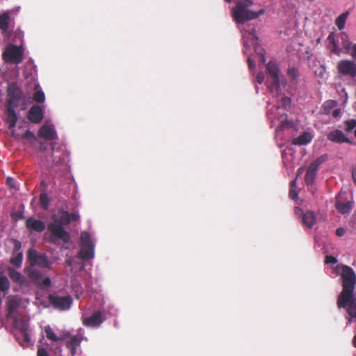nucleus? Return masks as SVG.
Returning <instances> with one entry per match:
<instances>
[{
    "label": "nucleus",
    "mask_w": 356,
    "mask_h": 356,
    "mask_svg": "<svg viewBox=\"0 0 356 356\" xmlns=\"http://www.w3.org/2000/svg\"><path fill=\"white\" fill-rule=\"evenodd\" d=\"M342 278L343 290L337 299L339 307L346 308L348 321L350 323L356 321V297L354 291L356 284V274L348 266H337Z\"/></svg>",
    "instance_id": "f257e3e1"
},
{
    "label": "nucleus",
    "mask_w": 356,
    "mask_h": 356,
    "mask_svg": "<svg viewBox=\"0 0 356 356\" xmlns=\"http://www.w3.org/2000/svg\"><path fill=\"white\" fill-rule=\"evenodd\" d=\"M69 217L70 213L64 211L52 216L54 221L48 225V229L51 232L49 241L51 243L58 244L60 241L65 243L70 242V235L63 227L70 223Z\"/></svg>",
    "instance_id": "f03ea898"
},
{
    "label": "nucleus",
    "mask_w": 356,
    "mask_h": 356,
    "mask_svg": "<svg viewBox=\"0 0 356 356\" xmlns=\"http://www.w3.org/2000/svg\"><path fill=\"white\" fill-rule=\"evenodd\" d=\"M253 5L254 2L252 0L236 1V6L232 9V15L237 24L257 19L264 13L265 11L262 8L259 10L252 9Z\"/></svg>",
    "instance_id": "7ed1b4c3"
},
{
    "label": "nucleus",
    "mask_w": 356,
    "mask_h": 356,
    "mask_svg": "<svg viewBox=\"0 0 356 356\" xmlns=\"http://www.w3.org/2000/svg\"><path fill=\"white\" fill-rule=\"evenodd\" d=\"M95 245L91 240L90 234L88 232L81 234V250L79 252V257L88 261L94 257Z\"/></svg>",
    "instance_id": "20e7f679"
},
{
    "label": "nucleus",
    "mask_w": 356,
    "mask_h": 356,
    "mask_svg": "<svg viewBox=\"0 0 356 356\" xmlns=\"http://www.w3.org/2000/svg\"><path fill=\"white\" fill-rule=\"evenodd\" d=\"M28 259L30 267L35 268L36 266L49 269L51 262L44 254H41L34 249H30L28 252Z\"/></svg>",
    "instance_id": "39448f33"
},
{
    "label": "nucleus",
    "mask_w": 356,
    "mask_h": 356,
    "mask_svg": "<svg viewBox=\"0 0 356 356\" xmlns=\"http://www.w3.org/2000/svg\"><path fill=\"white\" fill-rule=\"evenodd\" d=\"M7 92V106L14 108L17 107L19 102L22 100L24 96L22 90L17 86L16 83H13L8 86Z\"/></svg>",
    "instance_id": "423d86ee"
},
{
    "label": "nucleus",
    "mask_w": 356,
    "mask_h": 356,
    "mask_svg": "<svg viewBox=\"0 0 356 356\" xmlns=\"http://www.w3.org/2000/svg\"><path fill=\"white\" fill-rule=\"evenodd\" d=\"M3 58L6 62L19 64L23 60V52L19 47L10 45L3 52Z\"/></svg>",
    "instance_id": "0eeeda50"
},
{
    "label": "nucleus",
    "mask_w": 356,
    "mask_h": 356,
    "mask_svg": "<svg viewBox=\"0 0 356 356\" xmlns=\"http://www.w3.org/2000/svg\"><path fill=\"white\" fill-rule=\"evenodd\" d=\"M337 69L340 75L352 79L356 77V63L350 60H342L337 64Z\"/></svg>",
    "instance_id": "6e6552de"
},
{
    "label": "nucleus",
    "mask_w": 356,
    "mask_h": 356,
    "mask_svg": "<svg viewBox=\"0 0 356 356\" xmlns=\"http://www.w3.org/2000/svg\"><path fill=\"white\" fill-rule=\"evenodd\" d=\"M27 271L29 278L36 285L46 288L50 286L51 280L49 277H44V275L41 271L31 267H29Z\"/></svg>",
    "instance_id": "1a4fd4ad"
},
{
    "label": "nucleus",
    "mask_w": 356,
    "mask_h": 356,
    "mask_svg": "<svg viewBox=\"0 0 356 356\" xmlns=\"http://www.w3.org/2000/svg\"><path fill=\"white\" fill-rule=\"evenodd\" d=\"M49 300L50 303L57 309L60 310L68 309L72 304L70 296H58L56 295H49Z\"/></svg>",
    "instance_id": "9d476101"
},
{
    "label": "nucleus",
    "mask_w": 356,
    "mask_h": 356,
    "mask_svg": "<svg viewBox=\"0 0 356 356\" xmlns=\"http://www.w3.org/2000/svg\"><path fill=\"white\" fill-rule=\"evenodd\" d=\"M21 304V298L17 296L10 295L7 298L6 307L8 317H13L15 314Z\"/></svg>",
    "instance_id": "9b49d317"
},
{
    "label": "nucleus",
    "mask_w": 356,
    "mask_h": 356,
    "mask_svg": "<svg viewBox=\"0 0 356 356\" xmlns=\"http://www.w3.org/2000/svg\"><path fill=\"white\" fill-rule=\"evenodd\" d=\"M44 332L46 337L49 340L54 342L62 341L70 338V332L66 331H61L58 335L54 333L53 330L49 325L45 326Z\"/></svg>",
    "instance_id": "f8f14e48"
},
{
    "label": "nucleus",
    "mask_w": 356,
    "mask_h": 356,
    "mask_svg": "<svg viewBox=\"0 0 356 356\" xmlns=\"http://www.w3.org/2000/svg\"><path fill=\"white\" fill-rule=\"evenodd\" d=\"M267 72L273 79V84L277 88L280 87V70L277 64L270 61L266 65Z\"/></svg>",
    "instance_id": "ddd939ff"
},
{
    "label": "nucleus",
    "mask_w": 356,
    "mask_h": 356,
    "mask_svg": "<svg viewBox=\"0 0 356 356\" xmlns=\"http://www.w3.org/2000/svg\"><path fill=\"white\" fill-rule=\"evenodd\" d=\"M43 111L42 108L38 105H33L28 113V119L34 124L40 123L43 119Z\"/></svg>",
    "instance_id": "4468645a"
},
{
    "label": "nucleus",
    "mask_w": 356,
    "mask_h": 356,
    "mask_svg": "<svg viewBox=\"0 0 356 356\" xmlns=\"http://www.w3.org/2000/svg\"><path fill=\"white\" fill-rule=\"evenodd\" d=\"M26 227L30 231L38 232H43L46 228L45 223L40 220L35 219L34 217L28 218L26 220Z\"/></svg>",
    "instance_id": "2eb2a0df"
},
{
    "label": "nucleus",
    "mask_w": 356,
    "mask_h": 356,
    "mask_svg": "<svg viewBox=\"0 0 356 356\" xmlns=\"http://www.w3.org/2000/svg\"><path fill=\"white\" fill-rule=\"evenodd\" d=\"M39 136L46 140H54L56 138V132L52 125L44 124L39 130Z\"/></svg>",
    "instance_id": "dca6fc26"
},
{
    "label": "nucleus",
    "mask_w": 356,
    "mask_h": 356,
    "mask_svg": "<svg viewBox=\"0 0 356 356\" xmlns=\"http://www.w3.org/2000/svg\"><path fill=\"white\" fill-rule=\"evenodd\" d=\"M327 139L332 142L337 143H351L350 140L340 130H334L327 135Z\"/></svg>",
    "instance_id": "f3484780"
},
{
    "label": "nucleus",
    "mask_w": 356,
    "mask_h": 356,
    "mask_svg": "<svg viewBox=\"0 0 356 356\" xmlns=\"http://www.w3.org/2000/svg\"><path fill=\"white\" fill-rule=\"evenodd\" d=\"M14 107L6 106V122L8 124V128H15L17 122V116Z\"/></svg>",
    "instance_id": "a211bd4d"
},
{
    "label": "nucleus",
    "mask_w": 356,
    "mask_h": 356,
    "mask_svg": "<svg viewBox=\"0 0 356 356\" xmlns=\"http://www.w3.org/2000/svg\"><path fill=\"white\" fill-rule=\"evenodd\" d=\"M103 321L102 314L100 312H97L90 317L85 319L84 324L87 326H97L99 325Z\"/></svg>",
    "instance_id": "6ab92c4d"
},
{
    "label": "nucleus",
    "mask_w": 356,
    "mask_h": 356,
    "mask_svg": "<svg viewBox=\"0 0 356 356\" xmlns=\"http://www.w3.org/2000/svg\"><path fill=\"white\" fill-rule=\"evenodd\" d=\"M69 341H67V346L70 347L71 354L74 356L76 353V348L80 346V343L83 339L81 336L75 335L72 336L70 334Z\"/></svg>",
    "instance_id": "aec40b11"
},
{
    "label": "nucleus",
    "mask_w": 356,
    "mask_h": 356,
    "mask_svg": "<svg viewBox=\"0 0 356 356\" xmlns=\"http://www.w3.org/2000/svg\"><path fill=\"white\" fill-rule=\"evenodd\" d=\"M8 273L9 277L14 282H16L21 285L26 283L25 277L20 273L17 272L15 269L13 268H8Z\"/></svg>",
    "instance_id": "412c9836"
},
{
    "label": "nucleus",
    "mask_w": 356,
    "mask_h": 356,
    "mask_svg": "<svg viewBox=\"0 0 356 356\" xmlns=\"http://www.w3.org/2000/svg\"><path fill=\"white\" fill-rule=\"evenodd\" d=\"M243 38L244 41V46L247 48H250V45L249 42H251L252 44L256 43L258 40V37L255 34V31L252 30L251 31H243Z\"/></svg>",
    "instance_id": "4be33fe9"
},
{
    "label": "nucleus",
    "mask_w": 356,
    "mask_h": 356,
    "mask_svg": "<svg viewBox=\"0 0 356 356\" xmlns=\"http://www.w3.org/2000/svg\"><path fill=\"white\" fill-rule=\"evenodd\" d=\"M312 135L310 133L305 132L300 136L292 140L293 145H304L308 144L312 140Z\"/></svg>",
    "instance_id": "5701e85b"
},
{
    "label": "nucleus",
    "mask_w": 356,
    "mask_h": 356,
    "mask_svg": "<svg viewBox=\"0 0 356 356\" xmlns=\"http://www.w3.org/2000/svg\"><path fill=\"white\" fill-rule=\"evenodd\" d=\"M302 220L305 227L312 228L316 222L315 214L312 211H307L303 214Z\"/></svg>",
    "instance_id": "b1692460"
},
{
    "label": "nucleus",
    "mask_w": 356,
    "mask_h": 356,
    "mask_svg": "<svg viewBox=\"0 0 356 356\" xmlns=\"http://www.w3.org/2000/svg\"><path fill=\"white\" fill-rule=\"evenodd\" d=\"M12 318H13L15 327L21 332L29 330L28 323L24 321L21 317L15 316H13Z\"/></svg>",
    "instance_id": "393cba45"
},
{
    "label": "nucleus",
    "mask_w": 356,
    "mask_h": 356,
    "mask_svg": "<svg viewBox=\"0 0 356 356\" xmlns=\"http://www.w3.org/2000/svg\"><path fill=\"white\" fill-rule=\"evenodd\" d=\"M337 103L334 100H327L322 106L321 112L325 115H329L332 113V111L336 108Z\"/></svg>",
    "instance_id": "a878e982"
},
{
    "label": "nucleus",
    "mask_w": 356,
    "mask_h": 356,
    "mask_svg": "<svg viewBox=\"0 0 356 356\" xmlns=\"http://www.w3.org/2000/svg\"><path fill=\"white\" fill-rule=\"evenodd\" d=\"M317 170L309 166L305 177V181L307 185H312L314 183Z\"/></svg>",
    "instance_id": "bb28decb"
},
{
    "label": "nucleus",
    "mask_w": 356,
    "mask_h": 356,
    "mask_svg": "<svg viewBox=\"0 0 356 356\" xmlns=\"http://www.w3.org/2000/svg\"><path fill=\"white\" fill-rule=\"evenodd\" d=\"M353 204L350 202H341L337 201L336 203V208L342 214L348 213L352 209Z\"/></svg>",
    "instance_id": "cd10ccee"
},
{
    "label": "nucleus",
    "mask_w": 356,
    "mask_h": 356,
    "mask_svg": "<svg viewBox=\"0 0 356 356\" xmlns=\"http://www.w3.org/2000/svg\"><path fill=\"white\" fill-rule=\"evenodd\" d=\"M349 13L348 11L341 14L335 20V24L339 30H343L345 28V24Z\"/></svg>",
    "instance_id": "c85d7f7f"
},
{
    "label": "nucleus",
    "mask_w": 356,
    "mask_h": 356,
    "mask_svg": "<svg viewBox=\"0 0 356 356\" xmlns=\"http://www.w3.org/2000/svg\"><path fill=\"white\" fill-rule=\"evenodd\" d=\"M340 38L341 40L342 45L346 52H350L353 44L350 41L348 34L346 32H341L340 33Z\"/></svg>",
    "instance_id": "c756f323"
},
{
    "label": "nucleus",
    "mask_w": 356,
    "mask_h": 356,
    "mask_svg": "<svg viewBox=\"0 0 356 356\" xmlns=\"http://www.w3.org/2000/svg\"><path fill=\"white\" fill-rule=\"evenodd\" d=\"M9 19L10 17L6 13L0 15V29L3 33L6 32L8 29Z\"/></svg>",
    "instance_id": "7c9ffc66"
},
{
    "label": "nucleus",
    "mask_w": 356,
    "mask_h": 356,
    "mask_svg": "<svg viewBox=\"0 0 356 356\" xmlns=\"http://www.w3.org/2000/svg\"><path fill=\"white\" fill-rule=\"evenodd\" d=\"M23 259V254L21 252L16 253V254L10 259V263L17 268L21 266Z\"/></svg>",
    "instance_id": "2f4dec72"
},
{
    "label": "nucleus",
    "mask_w": 356,
    "mask_h": 356,
    "mask_svg": "<svg viewBox=\"0 0 356 356\" xmlns=\"http://www.w3.org/2000/svg\"><path fill=\"white\" fill-rule=\"evenodd\" d=\"M38 85L35 87V92L33 94V99L37 102H44L45 100L44 93L41 90H38Z\"/></svg>",
    "instance_id": "473e14b6"
},
{
    "label": "nucleus",
    "mask_w": 356,
    "mask_h": 356,
    "mask_svg": "<svg viewBox=\"0 0 356 356\" xmlns=\"http://www.w3.org/2000/svg\"><path fill=\"white\" fill-rule=\"evenodd\" d=\"M10 288V282L6 276L0 277V291H6Z\"/></svg>",
    "instance_id": "72a5a7b5"
},
{
    "label": "nucleus",
    "mask_w": 356,
    "mask_h": 356,
    "mask_svg": "<svg viewBox=\"0 0 356 356\" xmlns=\"http://www.w3.org/2000/svg\"><path fill=\"white\" fill-rule=\"evenodd\" d=\"M327 159V155H323L318 158H317L316 160H314L309 166L312 167L313 168L318 170V167L321 164H322L323 162H325Z\"/></svg>",
    "instance_id": "f704fd0d"
},
{
    "label": "nucleus",
    "mask_w": 356,
    "mask_h": 356,
    "mask_svg": "<svg viewBox=\"0 0 356 356\" xmlns=\"http://www.w3.org/2000/svg\"><path fill=\"white\" fill-rule=\"evenodd\" d=\"M345 124V131L347 132H350L353 129L356 128V120L351 119L344 122Z\"/></svg>",
    "instance_id": "c9c22d12"
},
{
    "label": "nucleus",
    "mask_w": 356,
    "mask_h": 356,
    "mask_svg": "<svg viewBox=\"0 0 356 356\" xmlns=\"http://www.w3.org/2000/svg\"><path fill=\"white\" fill-rule=\"evenodd\" d=\"M289 77H291L292 79H296L298 76V70L296 67H291L288 70L287 72Z\"/></svg>",
    "instance_id": "e433bc0d"
},
{
    "label": "nucleus",
    "mask_w": 356,
    "mask_h": 356,
    "mask_svg": "<svg viewBox=\"0 0 356 356\" xmlns=\"http://www.w3.org/2000/svg\"><path fill=\"white\" fill-rule=\"evenodd\" d=\"M330 45H331V47H330L331 52H332L333 54H335L337 55H339L341 54V49L339 47L337 41L334 42V43H332Z\"/></svg>",
    "instance_id": "4c0bfd02"
},
{
    "label": "nucleus",
    "mask_w": 356,
    "mask_h": 356,
    "mask_svg": "<svg viewBox=\"0 0 356 356\" xmlns=\"http://www.w3.org/2000/svg\"><path fill=\"white\" fill-rule=\"evenodd\" d=\"M40 202L42 204V207L44 209H47L48 207V197L47 194H41L40 197Z\"/></svg>",
    "instance_id": "58836bf2"
},
{
    "label": "nucleus",
    "mask_w": 356,
    "mask_h": 356,
    "mask_svg": "<svg viewBox=\"0 0 356 356\" xmlns=\"http://www.w3.org/2000/svg\"><path fill=\"white\" fill-rule=\"evenodd\" d=\"M21 138H26V139H35V134L27 130L23 135H21Z\"/></svg>",
    "instance_id": "ea45409f"
},
{
    "label": "nucleus",
    "mask_w": 356,
    "mask_h": 356,
    "mask_svg": "<svg viewBox=\"0 0 356 356\" xmlns=\"http://www.w3.org/2000/svg\"><path fill=\"white\" fill-rule=\"evenodd\" d=\"M37 356H49L47 350L43 347H39Z\"/></svg>",
    "instance_id": "a19ab883"
},
{
    "label": "nucleus",
    "mask_w": 356,
    "mask_h": 356,
    "mask_svg": "<svg viewBox=\"0 0 356 356\" xmlns=\"http://www.w3.org/2000/svg\"><path fill=\"white\" fill-rule=\"evenodd\" d=\"M325 73V67L323 66H321L316 71V74L319 76L323 77Z\"/></svg>",
    "instance_id": "79ce46f5"
},
{
    "label": "nucleus",
    "mask_w": 356,
    "mask_h": 356,
    "mask_svg": "<svg viewBox=\"0 0 356 356\" xmlns=\"http://www.w3.org/2000/svg\"><path fill=\"white\" fill-rule=\"evenodd\" d=\"M282 105L285 108L290 106L291 99L289 97H282Z\"/></svg>",
    "instance_id": "37998d69"
},
{
    "label": "nucleus",
    "mask_w": 356,
    "mask_h": 356,
    "mask_svg": "<svg viewBox=\"0 0 356 356\" xmlns=\"http://www.w3.org/2000/svg\"><path fill=\"white\" fill-rule=\"evenodd\" d=\"M22 335L24 338L26 342H30L31 341V336L29 334V330L24 332H21Z\"/></svg>",
    "instance_id": "c03bdc74"
},
{
    "label": "nucleus",
    "mask_w": 356,
    "mask_h": 356,
    "mask_svg": "<svg viewBox=\"0 0 356 356\" xmlns=\"http://www.w3.org/2000/svg\"><path fill=\"white\" fill-rule=\"evenodd\" d=\"M289 196L291 197V199L295 200L298 197V193L296 191L295 188H291L289 191Z\"/></svg>",
    "instance_id": "a18cd8bd"
},
{
    "label": "nucleus",
    "mask_w": 356,
    "mask_h": 356,
    "mask_svg": "<svg viewBox=\"0 0 356 356\" xmlns=\"http://www.w3.org/2000/svg\"><path fill=\"white\" fill-rule=\"evenodd\" d=\"M264 74L263 72H259L257 75V81L261 84L264 82Z\"/></svg>",
    "instance_id": "49530a36"
},
{
    "label": "nucleus",
    "mask_w": 356,
    "mask_h": 356,
    "mask_svg": "<svg viewBox=\"0 0 356 356\" xmlns=\"http://www.w3.org/2000/svg\"><path fill=\"white\" fill-rule=\"evenodd\" d=\"M353 58L356 59V44L351 46L350 52H348Z\"/></svg>",
    "instance_id": "de8ad7c7"
},
{
    "label": "nucleus",
    "mask_w": 356,
    "mask_h": 356,
    "mask_svg": "<svg viewBox=\"0 0 356 356\" xmlns=\"http://www.w3.org/2000/svg\"><path fill=\"white\" fill-rule=\"evenodd\" d=\"M327 40L330 42V44H332V43H334V42H336L334 33L333 32L330 33L329 34Z\"/></svg>",
    "instance_id": "09e8293b"
},
{
    "label": "nucleus",
    "mask_w": 356,
    "mask_h": 356,
    "mask_svg": "<svg viewBox=\"0 0 356 356\" xmlns=\"http://www.w3.org/2000/svg\"><path fill=\"white\" fill-rule=\"evenodd\" d=\"M69 218L70 219V222L71 221H76L79 219V215L76 213H70Z\"/></svg>",
    "instance_id": "8fccbe9b"
},
{
    "label": "nucleus",
    "mask_w": 356,
    "mask_h": 356,
    "mask_svg": "<svg viewBox=\"0 0 356 356\" xmlns=\"http://www.w3.org/2000/svg\"><path fill=\"white\" fill-rule=\"evenodd\" d=\"M325 261L327 264H329V263L336 264L337 262V259L335 257H332V256H327Z\"/></svg>",
    "instance_id": "3c124183"
},
{
    "label": "nucleus",
    "mask_w": 356,
    "mask_h": 356,
    "mask_svg": "<svg viewBox=\"0 0 356 356\" xmlns=\"http://www.w3.org/2000/svg\"><path fill=\"white\" fill-rule=\"evenodd\" d=\"M9 129L10 130V134L12 136L18 140L21 138V135L19 134H17L14 128Z\"/></svg>",
    "instance_id": "603ef678"
},
{
    "label": "nucleus",
    "mask_w": 356,
    "mask_h": 356,
    "mask_svg": "<svg viewBox=\"0 0 356 356\" xmlns=\"http://www.w3.org/2000/svg\"><path fill=\"white\" fill-rule=\"evenodd\" d=\"M346 231L343 228L339 227L336 230V234L339 236H342L345 234Z\"/></svg>",
    "instance_id": "864d4df0"
},
{
    "label": "nucleus",
    "mask_w": 356,
    "mask_h": 356,
    "mask_svg": "<svg viewBox=\"0 0 356 356\" xmlns=\"http://www.w3.org/2000/svg\"><path fill=\"white\" fill-rule=\"evenodd\" d=\"M341 114V109L336 108L332 112V115L334 118H338Z\"/></svg>",
    "instance_id": "5fc2aeb1"
},
{
    "label": "nucleus",
    "mask_w": 356,
    "mask_h": 356,
    "mask_svg": "<svg viewBox=\"0 0 356 356\" xmlns=\"http://www.w3.org/2000/svg\"><path fill=\"white\" fill-rule=\"evenodd\" d=\"M248 66L250 68H253L254 67V61L251 58H248Z\"/></svg>",
    "instance_id": "6e6d98bb"
},
{
    "label": "nucleus",
    "mask_w": 356,
    "mask_h": 356,
    "mask_svg": "<svg viewBox=\"0 0 356 356\" xmlns=\"http://www.w3.org/2000/svg\"><path fill=\"white\" fill-rule=\"evenodd\" d=\"M352 176H353V181L356 184V168H354L353 170Z\"/></svg>",
    "instance_id": "4d7b16f0"
},
{
    "label": "nucleus",
    "mask_w": 356,
    "mask_h": 356,
    "mask_svg": "<svg viewBox=\"0 0 356 356\" xmlns=\"http://www.w3.org/2000/svg\"><path fill=\"white\" fill-rule=\"evenodd\" d=\"M296 180H297V177L293 181H291V188H296Z\"/></svg>",
    "instance_id": "13d9d810"
},
{
    "label": "nucleus",
    "mask_w": 356,
    "mask_h": 356,
    "mask_svg": "<svg viewBox=\"0 0 356 356\" xmlns=\"http://www.w3.org/2000/svg\"><path fill=\"white\" fill-rule=\"evenodd\" d=\"M303 172V168H300L298 171H297V173H296V176L297 177H299Z\"/></svg>",
    "instance_id": "bf43d9fd"
},
{
    "label": "nucleus",
    "mask_w": 356,
    "mask_h": 356,
    "mask_svg": "<svg viewBox=\"0 0 356 356\" xmlns=\"http://www.w3.org/2000/svg\"><path fill=\"white\" fill-rule=\"evenodd\" d=\"M65 264L69 266H71L72 265V260L69 259V260H66L65 261Z\"/></svg>",
    "instance_id": "052dcab7"
},
{
    "label": "nucleus",
    "mask_w": 356,
    "mask_h": 356,
    "mask_svg": "<svg viewBox=\"0 0 356 356\" xmlns=\"http://www.w3.org/2000/svg\"><path fill=\"white\" fill-rule=\"evenodd\" d=\"M353 342L354 346L356 347V335L354 337Z\"/></svg>",
    "instance_id": "680f3d73"
},
{
    "label": "nucleus",
    "mask_w": 356,
    "mask_h": 356,
    "mask_svg": "<svg viewBox=\"0 0 356 356\" xmlns=\"http://www.w3.org/2000/svg\"><path fill=\"white\" fill-rule=\"evenodd\" d=\"M19 248H20V243H19L18 242H17V243H15V248H17V249H19Z\"/></svg>",
    "instance_id": "e2e57ef3"
},
{
    "label": "nucleus",
    "mask_w": 356,
    "mask_h": 356,
    "mask_svg": "<svg viewBox=\"0 0 356 356\" xmlns=\"http://www.w3.org/2000/svg\"><path fill=\"white\" fill-rule=\"evenodd\" d=\"M8 181H13V179L11 178L8 177L7 179V182H8Z\"/></svg>",
    "instance_id": "0e129e2a"
},
{
    "label": "nucleus",
    "mask_w": 356,
    "mask_h": 356,
    "mask_svg": "<svg viewBox=\"0 0 356 356\" xmlns=\"http://www.w3.org/2000/svg\"><path fill=\"white\" fill-rule=\"evenodd\" d=\"M261 59H262L263 63H265L266 60H265V58L264 56H261Z\"/></svg>",
    "instance_id": "69168bd1"
},
{
    "label": "nucleus",
    "mask_w": 356,
    "mask_h": 356,
    "mask_svg": "<svg viewBox=\"0 0 356 356\" xmlns=\"http://www.w3.org/2000/svg\"><path fill=\"white\" fill-rule=\"evenodd\" d=\"M354 108H355V111H356V103H355V104Z\"/></svg>",
    "instance_id": "338daca9"
},
{
    "label": "nucleus",
    "mask_w": 356,
    "mask_h": 356,
    "mask_svg": "<svg viewBox=\"0 0 356 356\" xmlns=\"http://www.w3.org/2000/svg\"><path fill=\"white\" fill-rule=\"evenodd\" d=\"M355 136L356 137V129H355Z\"/></svg>",
    "instance_id": "774afa93"
}]
</instances>
